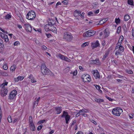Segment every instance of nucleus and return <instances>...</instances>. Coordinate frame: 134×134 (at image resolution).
<instances>
[{"label": "nucleus", "mask_w": 134, "mask_h": 134, "mask_svg": "<svg viewBox=\"0 0 134 134\" xmlns=\"http://www.w3.org/2000/svg\"><path fill=\"white\" fill-rule=\"evenodd\" d=\"M93 13L91 12H88V15L89 16H91V15H92L93 14Z\"/></svg>", "instance_id": "53"}, {"label": "nucleus", "mask_w": 134, "mask_h": 134, "mask_svg": "<svg viewBox=\"0 0 134 134\" xmlns=\"http://www.w3.org/2000/svg\"><path fill=\"white\" fill-rule=\"evenodd\" d=\"M1 74L3 76H8V73L5 71L4 72H1Z\"/></svg>", "instance_id": "36"}, {"label": "nucleus", "mask_w": 134, "mask_h": 134, "mask_svg": "<svg viewBox=\"0 0 134 134\" xmlns=\"http://www.w3.org/2000/svg\"><path fill=\"white\" fill-rule=\"evenodd\" d=\"M94 86L95 87L96 89L97 90H99L100 88V87L99 85H94Z\"/></svg>", "instance_id": "41"}, {"label": "nucleus", "mask_w": 134, "mask_h": 134, "mask_svg": "<svg viewBox=\"0 0 134 134\" xmlns=\"http://www.w3.org/2000/svg\"><path fill=\"white\" fill-rule=\"evenodd\" d=\"M35 12L33 11L29 12L26 15V18L29 20H32L34 19L36 17Z\"/></svg>", "instance_id": "3"}, {"label": "nucleus", "mask_w": 134, "mask_h": 134, "mask_svg": "<svg viewBox=\"0 0 134 134\" xmlns=\"http://www.w3.org/2000/svg\"><path fill=\"white\" fill-rule=\"evenodd\" d=\"M122 112V109L119 108H114L112 111L113 114L115 116H119Z\"/></svg>", "instance_id": "4"}, {"label": "nucleus", "mask_w": 134, "mask_h": 134, "mask_svg": "<svg viewBox=\"0 0 134 134\" xmlns=\"http://www.w3.org/2000/svg\"><path fill=\"white\" fill-rule=\"evenodd\" d=\"M89 44L88 42H85L83 43L81 46L82 47H84L86 46H88Z\"/></svg>", "instance_id": "34"}, {"label": "nucleus", "mask_w": 134, "mask_h": 134, "mask_svg": "<svg viewBox=\"0 0 134 134\" xmlns=\"http://www.w3.org/2000/svg\"><path fill=\"white\" fill-rule=\"evenodd\" d=\"M120 26H119L118 27L117 29V33L118 34H119L120 32Z\"/></svg>", "instance_id": "45"}, {"label": "nucleus", "mask_w": 134, "mask_h": 134, "mask_svg": "<svg viewBox=\"0 0 134 134\" xmlns=\"http://www.w3.org/2000/svg\"><path fill=\"white\" fill-rule=\"evenodd\" d=\"M76 122V120H74L73 121V122L72 123V124L71 125V126H72L73 125H74L75 124Z\"/></svg>", "instance_id": "61"}, {"label": "nucleus", "mask_w": 134, "mask_h": 134, "mask_svg": "<svg viewBox=\"0 0 134 134\" xmlns=\"http://www.w3.org/2000/svg\"><path fill=\"white\" fill-rule=\"evenodd\" d=\"M18 77H17L16 78H15L14 79V80L15 81V82H17L19 81V80L18 79Z\"/></svg>", "instance_id": "60"}, {"label": "nucleus", "mask_w": 134, "mask_h": 134, "mask_svg": "<svg viewBox=\"0 0 134 134\" xmlns=\"http://www.w3.org/2000/svg\"><path fill=\"white\" fill-rule=\"evenodd\" d=\"M18 77L19 79H19V80H20V81L23 80L24 78V77H23V76H18Z\"/></svg>", "instance_id": "44"}, {"label": "nucleus", "mask_w": 134, "mask_h": 134, "mask_svg": "<svg viewBox=\"0 0 134 134\" xmlns=\"http://www.w3.org/2000/svg\"><path fill=\"white\" fill-rule=\"evenodd\" d=\"M43 126V125L42 124L40 125V126H38L37 128V130L39 131L40 130Z\"/></svg>", "instance_id": "40"}, {"label": "nucleus", "mask_w": 134, "mask_h": 134, "mask_svg": "<svg viewBox=\"0 0 134 134\" xmlns=\"http://www.w3.org/2000/svg\"><path fill=\"white\" fill-rule=\"evenodd\" d=\"M49 24H46L44 26V29L46 31H49V29L50 27H51V25Z\"/></svg>", "instance_id": "17"}, {"label": "nucleus", "mask_w": 134, "mask_h": 134, "mask_svg": "<svg viewBox=\"0 0 134 134\" xmlns=\"http://www.w3.org/2000/svg\"><path fill=\"white\" fill-rule=\"evenodd\" d=\"M63 39L65 41L69 42L72 41L73 37L70 33L65 32L63 34Z\"/></svg>", "instance_id": "1"}, {"label": "nucleus", "mask_w": 134, "mask_h": 134, "mask_svg": "<svg viewBox=\"0 0 134 134\" xmlns=\"http://www.w3.org/2000/svg\"><path fill=\"white\" fill-rule=\"evenodd\" d=\"M91 63L93 64H96L97 65H100L101 64V63L100 62L99 59H96L95 60H92L91 61Z\"/></svg>", "instance_id": "13"}, {"label": "nucleus", "mask_w": 134, "mask_h": 134, "mask_svg": "<svg viewBox=\"0 0 134 134\" xmlns=\"http://www.w3.org/2000/svg\"><path fill=\"white\" fill-rule=\"evenodd\" d=\"M124 18L125 21H127L129 19L130 16L128 15H126L124 16Z\"/></svg>", "instance_id": "30"}, {"label": "nucleus", "mask_w": 134, "mask_h": 134, "mask_svg": "<svg viewBox=\"0 0 134 134\" xmlns=\"http://www.w3.org/2000/svg\"><path fill=\"white\" fill-rule=\"evenodd\" d=\"M41 71L44 75H51L52 72L44 64L41 65Z\"/></svg>", "instance_id": "2"}, {"label": "nucleus", "mask_w": 134, "mask_h": 134, "mask_svg": "<svg viewBox=\"0 0 134 134\" xmlns=\"http://www.w3.org/2000/svg\"><path fill=\"white\" fill-rule=\"evenodd\" d=\"M106 98L107 99L109 100L110 101H112L113 100V99H112L111 98H110L108 96H106Z\"/></svg>", "instance_id": "50"}, {"label": "nucleus", "mask_w": 134, "mask_h": 134, "mask_svg": "<svg viewBox=\"0 0 134 134\" xmlns=\"http://www.w3.org/2000/svg\"><path fill=\"white\" fill-rule=\"evenodd\" d=\"M126 72L128 74H133V71L130 70H126Z\"/></svg>", "instance_id": "39"}, {"label": "nucleus", "mask_w": 134, "mask_h": 134, "mask_svg": "<svg viewBox=\"0 0 134 134\" xmlns=\"http://www.w3.org/2000/svg\"><path fill=\"white\" fill-rule=\"evenodd\" d=\"M61 116L62 117H65L66 123L67 124H68L70 118V116L68 115V113L64 111L63 114Z\"/></svg>", "instance_id": "7"}, {"label": "nucleus", "mask_w": 134, "mask_h": 134, "mask_svg": "<svg viewBox=\"0 0 134 134\" xmlns=\"http://www.w3.org/2000/svg\"><path fill=\"white\" fill-rule=\"evenodd\" d=\"M32 123H33V122L32 118L31 116H30L29 117V124Z\"/></svg>", "instance_id": "27"}, {"label": "nucleus", "mask_w": 134, "mask_h": 134, "mask_svg": "<svg viewBox=\"0 0 134 134\" xmlns=\"http://www.w3.org/2000/svg\"><path fill=\"white\" fill-rule=\"evenodd\" d=\"M53 25H51V27L49 29V31H53L54 32H56V30L55 28Z\"/></svg>", "instance_id": "21"}, {"label": "nucleus", "mask_w": 134, "mask_h": 134, "mask_svg": "<svg viewBox=\"0 0 134 134\" xmlns=\"http://www.w3.org/2000/svg\"><path fill=\"white\" fill-rule=\"evenodd\" d=\"M122 41L120 40V39L118 41V44H119L120 45L121 43L122 42Z\"/></svg>", "instance_id": "58"}, {"label": "nucleus", "mask_w": 134, "mask_h": 134, "mask_svg": "<svg viewBox=\"0 0 134 134\" xmlns=\"http://www.w3.org/2000/svg\"><path fill=\"white\" fill-rule=\"evenodd\" d=\"M16 67V65L15 64L11 66L10 68V70L11 71H14L15 70Z\"/></svg>", "instance_id": "23"}, {"label": "nucleus", "mask_w": 134, "mask_h": 134, "mask_svg": "<svg viewBox=\"0 0 134 134\" xmlns=\"http://www.w3.org/2000/svg\"><path fill=\"white\" fill-rule=\"evenodd\" d=\"M11 18V16L9 14H8L5 16V19H8L10 18Z\"/></svg>", "instance_id": "35"}, {"label": "nucleus", "mask_w": 134, "mask_h": 134, "mask_svg": "<svg viewBox=\"0 0 134 134\" xmlns=\"http://www.w3.org/2000/svg\"><path fill=\"white\" fill-rule=\"evenodd\" d=\"M77 74V70H75L73 72V75L74 76H76Z\"/></svg>", "instance_id": "51"}, {"label": "nucleus", "mask_w": 134, "mask_h": 134, "mask_svg": "<svg viewBox=\"0 0 134 134\" xmlns=\"http://www.w3.org/2000/svg\"><path fill=\"white\" fill-rule=\"evenodd\" d=\"M42 49L44 50H46L47 49V47L45 46H42Z\"/></svg>", "instance_id": "56"}, {"label": "nucleus", "mask_w": 134, "mask_h": 134, "mask_svg": "<svg viewBox=\"0 0 134 134\" xmlns=\"http://www.w3.org/2000/svg\"><path fill=\"white\" fill-rule=\"evenodd\" d=\"M58 57L61 59L64 60L66 57L64 55L61 54H59L57 55Z\"/></svg>", "instance_id": "25"}, {"label": "nucleus", "mask_w": 134, "mask_h": 134, "mask_svg": "<svg viewBox=\"0 0 134 134\" xmlns=\"http://www.w3.org/2000/svg\"><path fill=\"white\" fill-rule=\"evenodd\" d=\"M94 100L95 101L99 103H100L102 102H103L104 101V100L103 99L100 98H95L94 99Z\"/></svg>", "instance_id": "20"}, {"label": "nucleus", "mask_w": 134, "mask_h": 134, "mask_svg": "<svg viewBox=\"0 0 134 134\" xmlns=\"http://www.w3.org/2000/svg\"><path fill=\"white\" fill-rule=\"evenodd\" d=\"M8 122L10 123L12 122V121L11 117L10 116H9L8 117Z\"/></svg>", "instance_id": "38"}, {"label": "nucleus", "mask_w": 134, "mask_h": 134, "mask_svg": "<svg viewBox=\"0 0 134 134\" xmlns=\"http://www.w3.org/2000/svg\"><path fill=\"white\" fill-rule=\"evenodd\" d=\"M50 22H48V23L50 24L51 25H55V22L54 20L52 19H51L50 20Z\"/></svg>", "instance_id": "26"}, {"label": "nucleus", "mask_w": 134, "mask_h": 134, "mask_svg": "<svg viewBox=\"0 0 134 134\" xmlns=\"http://www.w3.org/2000/svg\"><path fill=\"white\" fill-rule=\"evenodd\" d=\"M40 97H38L37 100L34 102V106H35V105H37L40 99Z\"/></svg>", "instance_id": "28"}, {"label": "nucleus", "mask_w": 134, "mask_h": 134, "mask_svg": "<svg viewBox=\"0 0 134 134\" xmlns=\"http://www.w3.org/2000/svg\"><path fill=\"white\" fill-rule=\"evenodd\" d=\"M115 21L116 24L119 23L120 22V20L119 19H115Z\"/></svg>", "instance_id": "42"}, {"label": "nucleus", "mask_w": 134, "mask_h": 134, "mask_svg": "<svg viewBox=\"0 0 134 134\" xmlns=\"http://www.w3.org/2000/svg\"><path fill=\"white\" fill-rule=\"evenodd\" d=\"M46 35L47 37L48 38H50V37L51 36V35L50 34H46Z\"/></svg>", "instance_id": "55"}, {"label": "nucleus", "mask_w": 134, "mask_h": 134, "mask_svg": "<svg viewBox=\"0 0 134 134\" xmlns=\"http://www.w3.org/2000/svg\"><path fill=\"white\" fill-rule=\"evenodd\" d=\"M104 32L103 36H104V37L106 38L109 35V31L108 29H106L104 30Z\"/></svg>", "instance_id": "15"}, {"label": "nucleus", "mask_w": 134, "mask_h": 134, "mask_svg": "<svg viewBox=\"0 0 134 134\" xmlns=\"http://www.w3.org/2000/svg\"><path fill=\"white\" fill-rule=\"evenodd\" d=\"M109 54V52H107L103 56V58H102V59L103 60H105V59L107 58Z\"/></svg>", "instance_id": "31"}, {"label": "nucleus", "mask_w": 134, "mask_h": 134, "mask_svg": "<svg viewBox=\"0 0 134 134\" xmlns=\"http://www.w3.org/2000/svg\"><path fill=\"white\" fill-rule=\"evenodd\" d=\"M45 121V120H43L39 121L38 123L39 124H41L44 123Z\"/></svg>", "instance_id": "48"}, {"label": "nucleus", "mask_w": 134, "mask_h": 134, "mask_svg": "<svg viewBox=\"0 0 134 134\" xmlns=\"http://www.w3.org/2000/svg\"><path fill=\"white\" fill-rule=\"evenodd\" d=\"M4 81L5 82H4L3 83L2 85H1V86H6L7 85L8 82H6V81L5 80Z\"/></svg>", "instance_id": "43"}, {"label": "nucleus", "mask_w": 134, "mask_h": 134, "mask_svg": "<svg viewBox=\"0 0 134 134\" xmlns=\"http://www.w3.org/2000/svg\"><path fill=\"white\" fill-rule=\"evenodd\" d=\"M99 43L98 42V41H97L94 43H92V47L93 48H94L98 46H99Z\"/></svg>", "instance_id": "16"}, {"label": "nucleus", "mask_w": 134, "mask_h": 134, "mask_svg": "<svg viewBox=\"0 0 134 134\" xmlns=\"http://www.w3.org/2000/svg\"><path fill=\"white\" fill-rule=\"evenodd\" d=\"M79 12V16H80L81 18L82 19H83L84 18V15L85 13L84 12H82V14H81V12L80 11H78L77 10H76L74 12V15L75 16H77V15L76 14V13H77Z\"/></svg>", "instance_id": "10"}, {"label": "nucleus", "mask_w": 134, "mask_h": 134, "mask_svg": "<svg viewBox=\"0 0 134 134\" xmlns=\"http://www.w3.org/2000/svg\"><path fill=\"white\" fill-rule=\"evenodd\" d=\"M17 91L15 90H14L10 93L9 96V98L10 99H13L14 98L16 95Z\"/></svg>", "instance_id": "9"}, {"label": "nucleus", "mask_w": 134, "mask_h": 134, "mask_svg": "<svg viewBox=\"0 0 134 134\" xmlns=\"http://www.w3.org/2000/svg\"><path fill=\"white\" fill-rule=\"evenodd\" d=\"M61 3L60 2H58L56 4V7H57V6L58 5H61Z\"/></svg>", "instance_id": "64"}, {"label": "nucleus", "mask_w": 134, "mask_h": 134, "mask_svg": "<svg viewBox=\"0 0 134 134\" xmlns=\"http://www.w3.org/2000/svg\"><path fill=\"white\" fill-rule=\"evenodd\" d=\"M96 33V31L93 30H89L83 34V36L84 37H88L94 35Z\"/></svg>", "instance_id": "6"}, {"label": "nucleus", "mask_w": 134, "mask_h": 134, "mask_svg": "<svg viewBox=\"0 0 134 134\" xmlns=\"http://www.w3.org/2000/svg\"><path fill=\"white\" fill-rule=\"evenodd\" d=\"M107 20V18H105V19H102V20H100V21H99V24H103L105 23Z\"/></svg>", "instance_id": "24"}, {"label": "nucleus", "mask_w": 134, "mask_h": 134, "mask_svg": "<svg viewBox=\"0 0 134 134\" xmlns=\"http://www.w3.org/2000/svg\"><path fill=\"white\" fill-rule=\"evenodd\" d=\"M30 129L32 131H34L35 130V126L34 123L29 124Z\"/></svg>", "instance_id": "19"}, {"label": "nucleus", "mask_w": 134, "mask_h": 134, "mask_svg": "<svg viewBox=\"0 0 134 134\" xmlns=\"http://www.w3.org/2000/svg\"><path fill=\"white\" fill-rule=\"evenodd\" d=\"M120 40L122 41L123 39V37L122 36H121L120 37V38L119 39Z\"/></svg>", "instance_id": "62"}, {"label": "nucleus", "mask_w": 134, "mask_h": 134, "mask_svg": "<svg viewBox=\"0 0 134 134\" xmlns=\"http://www.w3.org/2000/svg\"><path fill=\"white\" fill-rule=\"evenodd\" d=\"M99 9H98V10H96L94 12V13L96 14H98L99 13Z\"/></svg>", "instance_id": "63"}, {"label": "nucleus", "mask_w": 134, "mask_h": 134, "mask_svg": "<svg viewBox=\"0 0 134 134\" xmlns=\"http://www.w3.org/2000/svg\"><path fill=\"white\" fill-rule=\"evenodd\" d=\"M54 109L56 112V113L57 114H60L62 110V107H54Z\"/></svg>", "instance_id": "12"}, {"label": "nucleus", "mask_w": 134, "mask_h": 134, "mask_svg": "<svg viewBox=\"0 0 134 134\" xmlns=\"http://www.w3.org/2000/svg\"><path fill=\"white\" fill-rule=\"evenodd\" d=\"M3 91L5 93L4 95H6L7 94V93L8 92V91L7 90V89L5 88L4 87H3Z\"/></svg>", "instance_id": "32"}, {"label": "nucleus", "mask_w": 134, "mask_h": 134, "mask_svg": "<svg viewBox=\"0 0 134 134\" xmlns=\"http://www.w3.org/2000/svg\"><path fill=\"white\" fill-rule=\"evenodd\" d=\"M81 78L84 82H89L91 80L90 76L87 74H84L82 76Z\"/></svg>", "instance_id": "8"}, {"label": "nucleus", "mask_w": 134, "mask_h": 134, "mask_svg": "<svg viewBox=\"0 0 134 134\" xmlns=\"http://www.w3.org/2000/svg\"><path fill=\"white\" fill-rule=\"evenodd\" d=\"M3 91V90H2V92L1 93V96L2 97H4V96H5L6 95H4L5 93Z\"/></svg>", "instance_id": "46"}, {"label": "nucleus", "mask_w": 134, "mask_h": 134, "mask_svg": "<svg viewBox=\"0 0 134 134\" xmlns=\"http://www.w3.org/2000/svg\"><path fill=\"white\" fill-rule=\"evenodd\" d=\"M31 81L32 83H35L36 82V81L35 80V79L34 78H33V79H31Z\"/></svg>", "instance_id": "57"}, {"label": "nucleus", "mask_w": 134, "mask_h": 134, "mask_svg": "<svg viewBox=\"0 0 134 134\" xmlns=\"http://www.w3.org/2000/svg\"><path fill=\"white\" fill-rule=\"evenodd\" d=\"M127 3L131 5H133V2L132 0H128Z\"/></svg>", "instance_id": "33"}, {"label": "nucleus", "mask_w": 134, "mask_h": 134, "mask_svg": "<svg viewBox=\"0 0 134 134\" xmlns=\"http://www.w3.org/2000/svg\"><path fill=\"white\" fill-rule=\"evenodd\" d=\"M91 121L92 123H93L94 124H95V125L97 124L96 122V121H95L94 120H91Z\"/></svg>", "instance_id": "52"}, {"label": "nucleus", "mask_w": 134, "mask_h": 134, "mask_svg": "<svg viewBox=\"0 0 134 134\" xmlns=\"http://www.w3.org/2000/svg\"><path fill=\"white\" fill-rule=\"evenodd\" d=\"M3 42L2 39H0V48H2V46H3Z\"/></svg>", "instance_id": "37"}, {"label": "nucleus", "mask_w": 134, "mask_h": 134, "mask_svg": "<svg viewBox=\"0 0 134 134\" xmlns=\"http://www.w3.org/2000/svg\"><path fill=\"white\" fill-rule=\"evenodd\" d=\"M119 48V49L116 51L115 53V54L116 55H118L119 54H120L121 52H123L124 50V48L122 46L120 45L117 44V46L115 47V49H117Z\"/></svg>", "instance_id": "5"}, {"label": "nucleus", "mask_w": 134, "mask_h": 134, "mask_svg": "<svg viewBox=\"0 0 134 134\" xmlns=\"http://www.w3.org/2000/svg\"><path fill=\"white\" fill-rule=\"evenodd\" d=\"M4 64L3 66V68L4 70H6L8 68L7 64L5 63Z\"/></svg>", "instance_id": "29"}, {"label": "nucleus", "mask_w": 134, "mask_h": 134, "mask_svg": "<svg viewBox=\"0 0 134 134\" xmlns=\"http://www.w3.org/2000/svg\"><path fill=\"white\" fill-rule=\"evenodd\" d=\"M20 44L19 42L18 41H16L15 42L14 44V46H17Z\"/></svg>", "instance_id": "47"}, {"label": "nucleus", "mask_w": 134, "mask_h": 134, "mask_svg": "<svg viewBox=\"0 0 134 134\" xmlns=\"http://www.w3.org/2000/svg\"><path fill=\"white\" fill-rule=\"evenodd\" d=\"M62 3H63L64 5H66L68 4V1L66 0H64L62 2Z\"/></svg>", "instance_id": "49"}, {"label": "nucleus", "mask_w": 134, "mask_h": 134, "mask_svg": "<svg viewBox=\"0 0 134 134\" xmlns=\"http://www.w3.org/2000/svg\"><path fill=\"white\" fill-rule=\"evenodd\" d=\"M132 36L134 37V27L133 28L132 30Z\"/></svg>", "instance_id": "59"}, {"label": "nucleus", "mask_w": 134, "mask_h": 134, "mask_svg": "<svg viewBox=\"0 0 134 134\" xmlns=\"http://www.w3.org/2000/svg\"><path fill=\"white\" fill-rule=\"evenodd\" d=\"M64 60L68 62H70L71 61V60L70 59H69L66 57H65Z\"/></svg>", "instance_id": "54"}, {"label": "nucleus", "mask_w": 134, "mask_h": 134, "mask_svg": "<svg viewBox=\"0 0 134 134\" xmlns=\"http://www.w3.org/2000/svg\"><path fill=\"white\" fill-rule=\"evenodd\" d=\"M24 26L27 32H31L32 31V27L29 24H25Z\"/></svg>", "instance_id": "14"}, {"label": "nucleus", "mask_w": 134, "mask_h": 134, "mask_svg": "<svg viewBox=\"0 0 134 134\" xmlns=\"http://www.w3.org/2000/svg\"><path fill=\"white\" fill-rule=\"evenodd\" d=\"M1 37L4 39V40L6 42H8L9 41V39L8 38V37L7 35L5 34L4 35Z\"/></svg>", "instance_id": "22"}, {"label": "nucleus", "mask_w": 134, "mask_h": 134, "mask_svg": "<svg viewBox=\"0 0 134 134\" xmlns=\"http://www.w3.org/2000/svg\"><path fill=\"white\" fill-rule=\"evenodd\" d=\"M79 111L81 113V114H82L84 113H88L89 112L88 110L86 109H83Z\"/></svg>", "instance_id": "18"}, {"label": "nucleus", "mask_w": 134, "mask_h": 134, "mask_svg": "<svg viewBox=\"0 0 134 134\" xmlns=\"http://www.w3.org/2000/svg\"><path fill=\"white\" fill-rule=\"evenodd\" d=\"M92 72L93 73V75L95 79L99 78V74L97 70H93L92 71Z\"/></svg>", "instance_id": "11"}]
</instances>
